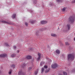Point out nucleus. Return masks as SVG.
I'll use <instances>...</instances> for the list:
<instances>
[{"label": "nucleus", "mask_w": 75, "mask_h": 75, "mask_svg": "<svg viewBox=\"0 0 75 75\" xmlns=\"http://www.w3.org/2000/svg\"><path fill=\"white\" fill-rule=\"evenodd\" d=\"M74 55H75V54H69L68 56V59L69 60H74Z\"/></svg>", "instance_id": "1"}, {"label": "nucleus", "mask_w": 75, "mask_h": 75, "mask_svg": "<svg viewBox=\"0 0 75 75\" xmlns=\"http://www.w3.org/2000/svg\"><path fill=\"white\" fill-rule=\"evenodd\" d=\"M31 69L32 68L31 67H30L29 68V71H31Z\"/></svg>", "instance_id": "19"}, {"label": "nucleus", "mask_w": 75, "mask_h": 75, "mask_svg": "<svg viewBox=\"0 0 75 75\" xmlns=\"http://www.w3.org/2000/svg\"><path fill=\"white\" fill-rule=\"evenodd\" d=\"M65 44L66 45H69V43H68V42H66L65 43Z\"/></svg>", "instance_id": "18"}, {"label": "nucleus", "mask_w": 75, "mask_h": 75, "mask_svg": "<svg viewBox=\"0 0 75 75\" xmlns=\"http://www.w3.org/2000/svg\"><path fill=\"white\" fill-rule=\"evenodd\" d=\"M25 25L26 26H27V25H28V23H27L26 22L25 23Z\"/></svg>", "instance_id": "26"}, {"label": "nucleus", "mask_w": 75, "mask_h": 75, "mask_svg": "<svg viewBox=\"0 0 75 75\" xmlns=\"http://www.w3.org/2000/svg\"><path fill=\"white\" fill-rule=\"evenodd\" d=\"M40 65H42V64H41V62L40 63Z\"/></svg>", "instance_id": "35"}, {"label": "nucleus", "mask_w": 75, "mask_h": 75, "mask_svg": "<svg viewBox=\"0 0 75 75\" xmlns=\"http://www.w3.org/2000/svg\"><path fill=\"white\" fill-rule=\"evenodd\" d=\"M18 74L19 75H25V74L21 73V71H19Z\"/></svg>", "instance_id": "6"}, {"label": "nucleus", "mask_w": 75, "mask_h": 75, "mask_svg": "<svg viewBox=\"0 0 75 75\" xmlns=\"http://www.w3.org/2000/svg\"><path fill=\"white\" fill-rule=\"evenodd\" d=\"M9 74H11V70H10V71H9L8 72Z\"/></svg>", "instance_id": "22"}, {"label": "nucleus", "mask_w": 75, "mask_h": 75, "mask_svg": "<svg viewBox=\"0 0 75 75\" xmlns=\"http://www.w3.org/2000/svg\"><path fill=\"white\" fill-rule=\"evenodd\" d=\"M56 52L57 54H59V53H60V51L59 50L57 49L56 51Z\"/></svg>", "instance_id": "8"}, {"label": "nucleus", "mask_w": 75, "mask_h": 75, "mask_svg": "<svg viewBox=\"0 0 75 75\" xmlns=\"http://www.w3.org/2000/svg\"><path fill=\"white\" fill-rule=\"evenodd\" d=\"M74 40L75 41V37L74 38Z\"/></svg>", "instance_id": "33"}, {"label": "nucleus", "mask_w": 75, "mask_h": 75, "mask_svg": "<svg viewBox=\"0 0 75 75\" xmlns=\"http://www.w3.org/2000/svg\"><path fill=\"white\" fill-rule=\"evenodd\" d=\"M47 23V21H41V24H46Z\"/></svg>", "instance_id": "4"}, {"label": "nucleus", "mask_w": 75, "mask_h": 75, "mask_svg": "<svg viewBox=\"0 0 75 75\" xmlns=\"http://www.w3.org/2000/svg\"><path fill=\"white\" fill-rule=\"evenodd\" d=\"M51 36H52V37H56L57 36V35L52 33L51 35Z\"/></svg>", "instance_id": "13"}, {"label": "nucleus", "mask_w": 75, "mask_h": 75, "mask_svg": "<svg viewBox=\"0 0 75 75\" xmlns=\"http://www.w3.org/2000/svg\"><path fill=\"white\" fill-rule=\"evenodd\" d=\"M2 23H7V24H9V23L5 21H1Z\"/></svg>", "instance_id": "10"}, {"label": "nucleus", "mask_w": 75, "mask_h": 75, "mask_svg": "<svg viewBox=\"0 0 75 75\" xmlns=\"http://www.w3.org/2000/svg\"><path fill=\"white\" fill-rule=\"evenodd\" d=\"M63 74H64V75H67V73L66 72L64 71L63 72Z\"/></svg>", "instance_id": "17"}, {"label": "nucleus", "mask_w": 75, "mask_h": 75, "mask_svg": "<svg viewBox=\"0 0 75 75\" xmlns=\"http://www.w3.org/2000/svg\"><path fill=\"white\" fill-rule=\"evenodd\" d=\"M59 75H63V74H59Z\"/></svg>", "instance_id": "31"}, {"label": "nucleus", "mask_w": 75, "mask_h": 75, "mask_svg": "<svg viewBox=\"0 0 75 75\" xmlns=\"http://www.w3.org/2000/svg\"><path fill=\"white\" fill-rule=\"evenodd\" d=\"M37 33H36V34H37Z\"/></svg>", "instance_id": "36"}, {"label": "nucleus", "mask_w": 75, "mask_h": 75, "mask_svg": "<svg viewBox=\"0 0 75 75\" xmlns=\"http://www.w3.org/2000/svg\"><path fill=\"white\" fill-rule=\"evenodd\" d=\"M70 28H71V26L69 24L67 25V28L68 30H70Z\"/></svg>", "instance_id": "7"}, {"label": "nucleus", "mask_w": 75, "mask_h": 75, "mask_svg": "<svg viewBox=\"0 0 75 75\" xmlns=\"http://www.w3.org/2000/svg\"><path fill=\"white\" fill-rule=\"evenodd\" d=\"M16 54H12L11 55V57H16Z\"/></svg>", "instance_id": "14"}, {"label": "nucleus", "mask_w": 75, "mask_h": 75, "mask_svg": "<svg viewBox=\"0 0 75 75\" xmlns=\"http://www.w3.org/2000/svg\"><path fill=\"white\" fill-rule=\"evenodd\" d=\"M16 14H13V15H12V16L13 18H16Z\"/></svg>", "instance_id": "11"}, {"label": "nucleus", "mask_w": 75, "mask_h": 75, "mask_svg": "<svg viewBox=\"0 0 75 75\" xmlns=\"http://www.w3.org/2000/svg\"><path fill=\"white\" fill-rule=\"evenodd\" d=\"M69 21H71V23H73L75 21V18L73 16H70L69 18Z\"/></svg>", "instance_id": "2"}, {"label": "nucleus", "mask_w": 75, "mask_h": 75, "mask_svg": "<svg viewBox=\"0 0 75 75\" xmlns=\"http://www.w3.org/2000/svg\"><path fill=\"white\" fill-rule=\"evenodd\" d=\"M23 66H22V68H24V67H26L25 64H23Z\"/></svg>", "instance_id": "15"}, {"label": "nucleus", "mask_w": 75, "mask_h": 75, "mask_svg": "<svg viewBox=\"0 0 75 75\" xmlns=\"http://www.w3.org/2000/svg\"><path fill=\"white\" fill-rule=\"evenodd\" d=\"M0 57H7V54H0Z\"/></svg>", "instance_id": "5"}, {"label": "nucleus", "mask_w": 75, "mask_h": 75, "mask_svg": "<svg viewBox=\"0 0 75 75\" xmlns=\"http://www.w3.org/2000/svg\"><path fill=\"white\" fill-rule=\"evenodd\" d=\"M17 52H20V51L19 50H18Z\"/></svg>", "instance_id": "32"}, {"label": "nucleus", "mask_w": 75, "mask_h": 75, "mask_svg": "<svg viewBox=\"0 0 75 75\" xmlns=\"http://www.w3.org/2000/svg\"><path fill=\"white\" fill-rule=\"evenodd\" d=\"M31 23H32V24H33V23H34L33 21H32L31 22Z\"/></svg>", "instance_id": "29"}, {"label": "nucleus", "mask_w": 75, "mask_h": 75, "mask_svg": "<svg viewBox=\"0 0 75 75\" xmlns=\"http://www.w3.org/2000/svg\"><path fill=\"white\" fill-rule=\"evenodd\" d=\"M5 45L6 46V47H8V45L7 43H6Z\"/></svg>", "instance_id": "24"}, {"label": "nucleus", "mask_w": 75, "mask_h": 75, "mask_svg": "<svg viewBox=\"0 0 75 75\" xmlns=\"http://www.w3.org/2000/svg\"><path fill=\"white\" fill-rule=\"evenodd\" d=\"M26 58L28 59H31V56L30 55H28L26 57Z\"/></svg>", "instance_id": "9"}, {"label": "nucleus", "mask_w": 75, "mask_h": 75, "mask_svg": "<svg viewBox=\"0 0 75 75\" xmlns=\"http://www.w3.org/2000/svg\"><path fill=\"white\" fill-rule=\"evenodd\" d=\"M63 0H57V2H61V1H62Z\"/></svg>", "instance_id": "16"}, {"label": "nucleus", "mask_w": 75, "mask_h": 75, "mask_svg": "<svg viewBox=\"0 0 75 75\" xmlns=\"http://www.w3.org/2000/svg\"><path fill=\"white\" fill-rule=\"evenodd\" d=\"M40 57H41V56H38V60H40Z\"/></svg>", "instance_id": "21"}, {"label": "nucleus", "mask_w": 75, "mask_h": 75, "mask_svg": "<svg viewBox=\"0 0 75 75\" xmlns=\"http://www.w3.org/2000/svg\"><path fill=\"white\" fill-rule=\"evenodd\" d=\"M38 57H41V54L40 53H38Z\"/></svg>", "instance_id": "25"}, {"label": "nucleus", "mask_w": 75, "mask_h": 75, "mask_svg": "<svg viewBox=\"0 0 75 75\" xmlns=\"http://www.w3.org/2000/svg\"><path fill=\"white\" fill-rule=\"evenodd\" d=\"M13 48L14 49H16V46H14Z\"/></svg>", "instance_id": "28"}, {"label": "nucleus", "mask_w": 75, "mask_h": 75, "mask_svg": "<svg viewBox=\"0 0 75 75\" xmlns=\"http://www.w3.org/2000/svg\"><path fill=\"white\" fill-rule=\"evenodd\" d=\"M73 3H75V0H74L73 1H72Z\"/></svg>", "instance_id": "30"}, {"label": "nucleus", "mask_w": 75, "mask_h": 75, "mask_svg": "<svg viewBox=\"0 0 75 75\" xmlns=\"http://www.w3.org/2000/svg\"><path fill=\"white\" fill-rule=\"evenodd\" d=\"M73 72H75V69L73 71Z\"/></svg>", "instance_id": "34"}, {"label": "nucleus", "mask_w": 75, "mask_h": 75, "mask_svg": "<svg viewBox=\"0 0 75 75\" xmlns=\"http://www.w3.org/2000/svg\"><path fill=\"white\" fill-rule=\"evenodd\" d=\"M38 70L37 69L36 71H35V75H37V74H38Z\"/></svg>", "instance_id": "12"}, {"label": "nucleus", "mask_w": 75, "mask_h": 75, "mask_svg": "<svg viewBox=\"0 0 75 75\" xmlns=\"http://www.w3.org/2000/svg\"><path fill=\"white\" fill-rule=\"evenodd\" d=\"M44 68H42V72H43V71H44Z\"/></svg>", "instance_id": "27"}, {"label": "nucleus", "mask_w": 75, "mask_h": 75, "mask_svg": "<svg viewBox=\"0 0 75 75\" xmlns=\"http://www.w3.org/2000/svg\"><path fill=\"white\" fill-rule=\"evenodd\" d=\"M44 68H45L46 69H47V68H48V67H47V66L45 65L44 66Z\"/></svg>", "instance_id": "20"}, {"label": "nucleus", "mask_w": 75, "mask_h": 75, "mask_svg": "<svg viewBox=\"0 0 75 75\" xmlns=\"http://www.w3.org/2000/svg\"><path fill=\"white\" fill-rule=\"evenodd\" d=\"M52 68H56L58 67V65L57 63H54L51 65Z\"/></svg>", "instance_id": "3"}, {"label": "nucleus", "mask_w": 75, "mask_h": 75, "mask_svg": "<svg viewBox=\"0 0 75 75\" xmlns=\"http://www.w3.org/2000/svg\"><path fill=\"white\" fill-rule=\"evenodd\" d=\"M65 10V8H63L62 9V11H64Z\"/></svg>", "instance_id": "23"}]
</instances>
